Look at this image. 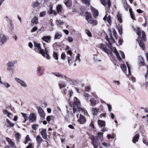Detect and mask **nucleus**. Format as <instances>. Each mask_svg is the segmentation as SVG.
Returning <instances> with one entry per match:
<instances>
[{
    "mask_svg": "<svg viewBox=\"0 0 148 148\" xmlns=\"http://www.w3.org/2000/svg\"><path fill=\"white\" fill-rule=\"evenodd\" d=\"M82 1L86 5H89L90 0H82Z\"/></svg>",
    "mask_w": 148,
    "mask_h": 148,
    "instance_id": "nucleus-46",
    "label": "nucleus"
},
{
    "mask_svg": "<svg viewBox=\"0 0 148 148\" xmlns=\"http://www.w3.org/2000/svg\"><path fill=\"white\" fill-rule=\"evenodd\" d=\"M6 140L8 142L11 147L12 148H14L16 147V146L14 143L12 141V140L10 138L8 137H6Z\"/></svg>",
    "mask_w": 148,
    "mask_h": 148,
    "instance_id": "nucleus-16",
    "label": "nucleus"
},
{
    "mask_svg": "<svg viewBox=\"0 0 148 148\" xmlns=\"http://www.w3.org/2000/svg\"><path fill=\"white\" fill-rule=\"evenodd\" d=\"M43 138L45 139H46L47 138V135L46 133V130L45 129H43L40 132Z\"/></svg>",
    "mask_w": 148,
    "mask_h": 148,
    "instance_id": "nucleus-17",
    "label": "nucleus"
},
{
    "mask_svg": "<svg viewBox=\"0 0 148 148\" xmlns=\"http://www.w3.org/2000/svg\"><path fill=\"white\" fill-rule=\"evenodd\" d=\"M40 5L39 2L38 1L33 2L32 3V6L34 8L38 7Z\"/></svg>",
    "mask_w": 148,
    "mask_h": 148,
    "instance_id": "nucleus-37",
    "label": "nucleus"
},
{
    "mask_svg": "<svg viewBox=\"0 0 148 148\" xmlns=\"http://www.w3.org/2000/svg\"><path fill=\"white\" fill-rule=\"evenodd\" d=\"M86 19L89 23L91 24L92 23V21L93 20L91 15L88 12H86Z\"/></svg>",
    "mask_w": 148,
    "mask_h": 148,
    "instance_id": "nucleus-12",
    "label": "nucleus"
},
{
    "mask_svg": "<svg viewBox=\"0 0 148 148\" xmlns=\"http://www.w3.org/2000/svg\"><path fill=\"white\" fill-rule=\"evenodd\" d=\"M62 9V6L60 5H58L57 7V9L58 12H61Z\"/></svg>",
    "mask_w": 148,
    "mask_h": 148,
    "instance_id": "nucleus-43",
    "label": "nucleus"
},
{
    "mask_svg": "<svg viewBox=\"0 0 148 148\" xmlns=\"http://www.w3.org/2000/svg\"><path fill=\"white\" fill-rule=\"evenodd\" d=\"M38 112L41 117L44 118L45 116V114L42 109L40 107L38 108Z\"/></svg>",
    "mask_w": 148,
    "mask_h": 148,
    "instance_id": "nucleus-14",
    "label": "nucleus"
},
{
    "mask_svg": "<svg viewBox=\"0 0 148 148\" xmlns=\"http://www.w3.org/2000/svg\"><path fill=\"white\" fill-rule=\"evenodd\" d=\"M37 72L39 75H41L43 74V71L42 70V67L39 66L37 69Z\"/></svg>",
    "mask_w": 148,
    "mask_h": 148,
    "instance_id": "nucleus-26",
    "label": "nucleus"
},
{
    "mask_svg": "<svg viewBox=\"0 0 148 148\" xmlns=\"http://www.w3.org/2000/svg\"><path fill=\"white\" fill-rule=\"evenodd\" d=\"M123 5L125 10L127 11L128 10V5L127 2L126 0H123L122 2Z\"/></svg>",
    "mask_w": 148,
    "mask_h": 148,
    "instance_id": "nucleus-21",
    "label": "nucleus"
},
{
    "mask_svg": "<svg viewBox=\"0 0 148 148\" xmlns=\"http://www.w3.org/2000/svg\"><path fill=\"white\" fill-rule=\"evenodd\" d=\"M26 148H33L32 143H29L28 145L26 147Z\"/></svg>",
    "mask_w": 148,
    "mask_h": 148,
    "instance_id": "nucleus-64",
    "label": "nucleus"
},
{
    "mask_svg": "<svg viewBox=\"0 0 148 148\" xmlns=\"http://www.w3.org/2000/svg\"><path fill=\"white\" fill-rule=\"evenodd\" d=\"M68 63L70 65L74 61V58L72 56L68 57Z\"/></svg>",
    "mask_w": 148,
    "mask_h": 148,
    "instance_id": "nucleus-30",
    "label": "nucleus"
},
{
    "mask_svg": "<svg viewBox=\"0 0 148 148\" xmlns=\"http://www.w3.org/2000/svg\"><path fill=\"white\" fill-rule=\"evenodd\" d=\"M85 32L88 36L90 37L91 36V34L90 32L88 30L86 29L85 30Z\"/></svg>",
    "mask_w": 148,
    "mask_h": 148,
    "instance_id": "nucleus-56",
    "label": "nucleus"
},
{
    "mask_svg": "<svg viewBox=\"0 0 148 148\" xmlns=\"http://www.w3.org/2000/svg\"><path fill=\"white\" fill-rule=\"evenodd\" d=\"M59 86L60 89L65 87L66 86V85L65 84H59Z\"/></svg>",
    "mask_w": 148,
    "mask_h": 148,
    "instance_id": "nucleus-58",
    "label": "nucleus"
},
{
    "mask_svg": "<svg viewBox=\"0 0 148 148\" xmlns=\"http://www.w3.org/2000/svg\"><path fill=\"white\" fill-rule=\"evenodd\" d=\"M64 3L68 7H71L72 5V2L71 0H64Z\"/></svg>",
    "mask_w": 148,
    "mask_h": 148,
    "instance_id": "nucleus-22",
    "label": "nucleus"
},
{
    "mask_svg": "<svg viewBox=\"0 0 148 148\" xmlns=\"http://www.w3.org/2000/svg\"><path fill=\"white\" fill-rule=\"evenodd\" d=\"M46 12L45 11H43L41 12L40 14V17H43L46 14Z\"/></svg>",
    "mask_w": 148,
    "mask_h": 148,
    "instance_id": "nucleus-52",
    "label": "nucleus"
},
{
    "mask_svg": "<svg viewBox=\"0 0 148 148\" xmlns=\"http://www.w3.org/2000/svg\"><path fill=\"white\" fill-rule=\"evenodd\" d=\"M3 114L4 115H6L7 116L8 115V114L10 113L8 111L5 109H3Z\"/></svg>",
    "mask_w": 148,
    "mask_h": 148,
    "instance_id": "nucleus-50",
    "label": "nucleus"
},
{
    "mask_svg": "<svg viewBox=\"0 0 148 148\" xmlns=\"http://www.w3.org/2000/svg\"><path fill=\"white\" fill-rule=\"evenodd\" d=\"M98 123L101 127L104 126L106 125L105 122L102 120H98Z\"/></svg>",
    "mask_w": 148,
    "mask_h": 148,
    "instance_id": "nucleus-31",
    "label": "nucleus"
},
{
    "mask_svg": "<svg viewBox=\"0 0 148 148\" xmlns=\"http://www.w3.org/2000/svg\"><path fill=\"white\" fill-rule=\"evenodd\" d=\"M16 60L10 61H9L7 64V66H11L12 67L14 66L15 64L16 63Z\"/></svg>",
    "mask_w": 148,
    "mask_h": 148,
    "instance_id": "nucleus-20",
    "label": "nucleus"
},
{
    "mask_svg": "<svg viewBox=\"0 0 148 148\" xmlns=\"http://www.w3.org/2000/svg\"><path fill=\"white\" fill-rule=\"evenodd\" d=\"M90 139L92 140L91 143L94 148H97L100 144L99 141L98 139V137H95L94 136H92L90 138Z\"/></svg>",
    "mask_w": 148,
    "mask_h": 148,
    "instance_id": "nucleus-4",
    "label": "nucleus"
},
{
    "mask_svg": "<svg viewBox=\"0 0 148 148\" xmlns=\"http://www.w3.org/2000/svg\"><path fill=\"white\" fill-rule=\"evenodd\" d=\"M38 125L37 124H34L32 126V128L34 130H36L38 127Z\"/></svg>",
    "mask_w": 148,
    "mask_h": 148,
    "instance_id": "nucleus-51",
    "label": "nucleus"
},
{
    "mask_svg": "<svg viewBox=\"0 0 148 148\" xmlns=\"http://www.w3.org/2000/svg\"><path fill=\"white\" fill-rule=\"evenodd\" d=\"M67 40L69 42H71L73 41V39L71 37H68L67 38Z\"/></svg>",
    "mask_w": 148,
    "mask_h": 148,
    "instance_id": "nucleus-54",
    "label": "nucleus"
},
{
    "mask_svg": "<svg viewBox=\"0 0 148 148\" xmlns=\"http://www.w3.org/2000/svg\"><path fill=\"white\" fill-rule=\"evenodd\" d=\"M103 133L102 132H99L97 134V135L100 138H102L103 136Z\"/></svg>",
    "mask_w": 148,
    "mask_h": 148,
    "instance_id": "nucleus-61",
    "label": "nucleus"
},
{
    "mask_svg": "<svg viewBox=\"0 0 148 148\" xmlns=\"http://www.w3.org/2000/svg\"><path fill=\"white\" fill-rule=\"evenodd\" d=\"M139 136L138 134H136L135 136L133 138V142L134 143H135L136 142L138 141V139L139 138Z\"/></svg>",
    "mask_w": 148,
    "mask_h": 148,
    "instance_id": "nucleus-32",
    "label": "nucleus"
},
{
    "mask_svg": "<svg viewBox=\"0 0 148 148\" xmlns=\"http://www.w3.org/2000/svg\"><path fill=\"white\" fill-rule=\"evenodd\" d=\"M53 58H55L56 60H58V55L57 54L55 53L54 52H53Z\"/></svg>",
    "mask_w": 148,
    "mask_h": 148,
    "instance_id": "nucleus-48",
    "label": "nucleus"
},
{
    "mask_svg": "<svg viewBox=\"0 0 148 148\" xmlns=\"http://www.w3.org/2000/svg\"><path fill=\"white\" fill-rule=\"evenodd\" d=\"M32 22L33 23H38V18H37L35 17H34L32 21Z\"/></svg>",
    "mask_w": 148,
    "mask_h": 148,
    "instance_id": "nucleus-44",
    "label": "nucleus"
},
{
    "mask_svg": "<svg viewBox=\"0 0 148 148\" xmlns=\"http://www.w3.org/2000/svg\"><path fill=\"white\" fill-rule=\"evenodd\" d=\"M62 36V34L60 32H56L54 36V39H59Z\"/></svg>",
    "mask_w": 148,
    "mask_h": 148,
    "instance_id": "nucleus-23",
    "label": "nucleus"
},
{
    "mask_svg": "<svg viewBox=\"0 0 148 148\" xmlns=\"http://www.w3.org/2000/svg\"><path fill=\"white\" fill-rule=\"evenodd\" d=\"M21 114L22 115L25 119V122L27 121L28 119L29 120V117L27 116L26 114L24 113H21Z\"/></svg>",
    "mask_w": 148,
    "mask_h": 148,
    "instance_id": "nucleus-41",
    "label": "nucleus"
},
{
    "mask_svg": "<svg viewBox=\"0 0 148 148\" xmlns=\"http://www.w3.org/2000/svg\"><path fill=\"white\" fill-rule=\"evenodd\" d=\"M80 55L79 54H78L77 56H76L75 59V61L76 62L78 61V62H79L80 61Z\"/></svg>",
    "mask_w": 148,
    "mask_h": 148,
    "instance_id": "nucleus-47",
    "label": "nucleus"
},
{
    "mask_svg": "<svg viewBox=\"0 0 148 148\" xmlns=\"http://www.w3.org/2000/svg\"><path fill=\"white\" fill-rule=\"evenodd\" d=\"M80 103L79 100L76 97H74L73 109V113L75 114V112H77V111L78 110L79 112L80 113L84 114L85 115H87V111L84 109L80 108Z\"/></svg>",
    "mask_w": 148,
    "mask_h": 148,
    "instance_id": "nucleus-2",
    "label": "nucleus"
},
{
    "mask_svg": "<svg viewBox=\"0 0 148 148\" xmlns=\"http://www.w3.org/2000/svg\"><path fill=\"white\" fill-rule=\"evenodd\" d=\"M90 101L91 103V105L92 106H95L96 104V100L93 98H92L90 99Z\"/></svg>",
    "mask_w": 148,
    "mask_h": 148,
    "instance_id": "nucleus-34",
    "label": "nucleus"
},
{
    "mask_svg": "<svg viewBox=\"0 0 148 148\" xmlns=\"http://www.w3.org/2000/svg\"><path fill=\"white\" fill-rule=\"evenodd\" d=\"M31 141V139L29 138V135H27L25 138V143L26 144L28 142H29Z\"/></svg>",
    "mask_w": 148,
    "mask_h": 148,
    "instance_id": "nucleus-38",
    "label": "nucleus"
},
{
    "mask_svg": "<svg viewBox=\"0 0 148 148\" xmlns=\"http://www.w3.org/2000/svg\"><path fill=\"white\" fill-rule=\"evenodd\" d=\"M122 16V15L121 14H120L119 12H118L117 14V17L118 19V20L119 21L120 23L122 22V19L121 18Z\"/></svg>",
    "mask_w": 148,
    "mask_h": 148,
    "instance_id": "nucleus-40",
    "label": "nucleus"
},
{
    "mask_svg": "<svg viewBox=\"0 0 148 148\" xmlns=\"http://www.w3.org/2000/svg\"><path fill=\"white\" fill-rule=\"evenodd\" d=\"M34 50L36 52L40 53L42 56H44V50L41 48L40 45L36 42H34Z\"/></svg>",
    "mask_w": 148,
    "mask_h": 148,
    "instance_id": "nucleus-3",
    "label": "nucleus"
},
{
    "mask_svg": "<svg viewBox=\"0 0 148 148\" xmlns=\"http://www.w3.org/2000/svg\"><path fill=\"white\" fill-rule=\"evenodd\" d=\"M66 57V55L64 53H62L61 55V58L63 60H64Z\"/></svg>",
    "mask_w": 148,
    "mask_h": 148,
    "instance_id": "nucleus-63",
    "label": "nucleus"
},
{
    "mask_svg": "<svg viewBox=\"0 0 148 148\" xmlns=\"http://www.w3.org/2000/svg\"><path fill=\"white\" fill-rule=\"evenodd\" d=\"M91 10L93 13V15L94 16H97L98 15V11L96 9L92 8H91Z\"/></svg>",
    "mask_w": 148,
    "mask_h": 148,
    "instance_id": "nucleus-27",
    "label": "nucleus"
},
{
    "mask_svg": "<svg viewBox=\"0 0 148 148\" xmlns=\"http://www.w3.org/2000/svg\"><path fill=\"white\" fill-rule=\"evenodd\" d=\"M37 29V27L36 26H35L31 30V32H34L36 31Z\"/></svg>",
    "mask_w": 148,
    "mask_h": 148,
    "instance_id": "nucleus-57",
    "label": "nucleus"
},
{
    "mask_svg": "<svg viewBox=\"0 0 148 148\" xmlns=\"http://www.w3.org/2000/svg\"><path fill=\"white\" fill-rule=\"evenodd\" d=\"M0 38V45H3L8 39V37L5 36L3 33L1 34Z\"/></svg>",
    "mask_w": 148,
    "mask_h": 148,
    "instance_id": "nucleus-5",
    "label": "nucleus"
},
{
    "mask_svg": "<svg viewBox=\"0 0 148 148\" xmlns=\"http://www.w3.org/2000/svg\"><path fill=\"white\" fill-rule=\"evenodd\" d=\"M141 34L142 39L144 40V41H146V38L145 32L144 31L141 32V30H140L139 29H138L137 31V34L138 36V38L141 36Z\"/></svg>",
    "mask_w": 148,
    "mask_h": 148,
    "instance_id": "nucleus-7",
    "label": "nucleus"
},
{
    "mask_svg": "<svg viewBox=\"0 0 148 148\" xmlns=\"http://www.w3.org/2000/svg\"><path fill=\"white\" fill-rule=\"evenodd\" d=\"M51 37L50 36H44L42 39L45 42L49 43L50 42Z\"/></svg>",
    "mask_w": 148,
    "mask_h": 148,
    "instance_id": "nucleus-19",
    "label": "nucleus"
},
{
    "mask_svg": "<svg viewBox=\"0 0 148 148\" xmlns=\"http://www.w3.org/2000/svg\"><path fill=\"white\" fill-rule=\"evenodd\" d=\"M93 59L94 61L95 62H97L98 61H100L97 59V56H95L93 58Z\"/></svg>",
    "mask_w": 148,
    "mask_h": 148,
    "instance_id": "nucleus-62",
    "label": "nucleus"
},
{
    "mask_svg": "<svg viewBox=\"0 0 148 148\" xmlns=\"http://www.w3.org/2000/svg\"><path fill=\"white\" fill-rule=\"evenodd\" d=\"M109 12L106 13V15L103 18V20L104 21H106L107 19V21L108 23L110 25H111L112 24L111 17L110 15L109 14Z\"/></svg>",
    "mask_w": 148,
    "mask_h": 148,
    "instance_id": "nucleus-8",
    "label": "nucleus"
},
{
    "mask_svg": "<svg viewBox=\"0 0 148 148\" xmlns=\"http://www.w3.org/2000/svg\"><path fill=\"white\" fill-rule=\"evenodd\" d=\"M50 48L49 47H47L44 50V55L43 56L45 57V55H47L50 51Z\"/></svg>",
    "mask_w": 148,
    "mask_h": 148,
    "instance_id": "nucleus-35",
    "label": "nucleus"
},
{
    "mask_svg": "<svg viewBox=\"0 0 148 148\" xmlns=\"http://www.w3.org/2000/svg\"><path fill=\"white\" fill-rule=\"evenodd\" d=\"M100 48L104 51L107 53H108V50L106 48L104 45L103 44H101L100 45Z\"/></svg>",
    "mask_w": 148,
    "mask_h": 148,
    "instance_id": "nucleus-25",
    "label": "nucleus"
},
{
    "mask_svg": "<svg viewBox=\"0 0 148 148\" xmlns=\"http://www.w3.org/2000/svg\"><path fill=\"white\" fill-rule=\"evenodd\" d=\"M6 88H8L11 86L10 84L7 82H4L2 84Z\"/></svg>",
    "mask_w": 148,
    "mask_h": 148,
    "instance_id": "nucleus-39",
    "label": "nucleus"
},
{
    "mask_svg": "<svg viewBox=\"0 0 148 148\" xmlns=\"http://www.w3.org/2000/svg\"><path fill=\"white\" fill-rule=\"evenodd\" d=\"M6 122L5 123V125L7 127H13L14 124L12 123L8 119H6Z\"/></svg>",
    "mask_w": 148,
    "mask_h": 148,
    "instance_id": "nucleus-15",
    "label": "nucleus"
},
{
    "mask_svg": "<svg viewBox=\"0 0 148 148\" xmlns=\"http://www.w3.org/2000/svg\"><path fill=\"white\" fill-rule=\"evenodd\" d=\"M14 79L15 81L20 84L21 86L24 87H26L27 86L26 83L20 78L16 77L14 78Z\"/></svg>",
    "mask_w": 148,
    "mask_h": 148,
    "instance_id": "nucleus-6",
    "label": "nucleus"
},
{
    "mask_svg": "<svg viewBox=\"0 0 148 148\" xmlns=\"http://www.w3.org/2000/svg\"><path fill=\"white\" fill-rule=\"evenodd\" d=\"M15 136L16 141L17 142L19 141V140L21 138V134L18 133H16L15 134Z\"/></svg>",
    "mask_w": 148,
    "mask_h": 148,
    "instance_id": "nucleus-33",
    "label": "nucleus"
},
{
    "mask_svg": "<svg viewBox=\"0 0 148 148\" xmlns=\"http://www.w3.org/2000/svg\"><path fill=\"white\" fill-rule=\"evenodd\" d=\"M7 70L8 71H12L13 69L12 67L9 66H7Z\"/></svg>",
    "mask_w": 148,
    "mask_h": 148,
    "instance_id": "nucleus-60",
    "label": "nucleus"
},
{
    "mask_svg": "<svg viewBox=\"0 0 148 148\" xmlns=\"http://www.w3.org/2000/svg\"><path fill=\"white\" fill-rule=\"evenodd\" d=\"M99 111V109L94 108H92V112L93 115H96L97 114Z\"/></svg>",
    "mask_w": 148,
    "mask_h": 148,
    "instance_id": "nucleus-28",
    "label": "nucleus"
},
{
    "mask_svg": "<svg viewBox=\"0 0 148 148\" xmlns=\"http://www.w3.org/2000/svg\"><path fill=\"white\" fill-rule=\"evenodd\" d=\"M107 105L108 108L109 112H110L112 110L111 106V105L108 104H107Z\"/></svg>",
    "mask_w": 148,
    "mask_h": 148,
    "instance_id": "nucleus-55",
    "label": "nucleus"
},
{
    "mask_svg": "<svg viewBox=\"0 0 148 148\" xmlns=\"http://www.w3.org/2000/svg\"><path fill=\"white\" fill-rule=\"evenodd\" d=\"M101 3L104 6H106L108 5V8H109L111 6V3L110 0H100Z\"/></svg>",
    "mask_w": 148,
    "mask_h": 148,
    "instance_id": "nucleus-10",
    "label": "nucleus"
},
{
    "mask_svg": "<svg viewBox=\"0 0 148 148\" xmlns=\"http://www.w3.org/2000/svg\"><path fill=\"white\" fill-rule=\"evenodd\" d=\"M36 139L37 144L38 145V146H39L41 143L43 139L39 135L37 136Z\"/></svg>",
    "mask_w": 148,
    "mask_h": 148,
    "instance_id": "nucleus-18",
    "label": "nucleus"
},
{
    "mask_svg": "<svg viewBox=\"0 0 148 148\" xmlns=\"http://www.w3.org/2000/svg\"><path fill=\"white\" fill-rule=\"evenodd\" d=\"M53 74L58 77H60L62 78H64L65 80H67L68 78L64 75L62 74L59 72L53 73Z\"/></svg>",
    "mask_w": 148,
    "mask_h": 148,
    "instance_id": "nucleus-13",
    "label": "nucleus"
},
{
    "mask_svg": "<svg viewBox=\"0 0 148 148\" xmlns=\"http://www.w3.org/2000/svg\"><path fill=\"white\" fill-rule=\"evenodd\" d=\"M36 115L35 114H30L29 117V121L30 122H32L36 120Z\"/></svg>",
    "mask_w": 148,
    "mask_h": 148,
    "instance_id": "nucleus-9",
    "label": "nucleus"
},
{
    "mask_svg": "<svg viewBox=\"0 0 148 148\" xmlns=\"http://www.w3.org/2000/svg\"><path fill=\"white\" fill-rule=\"evenodd\" d=\"M139 64L140 66L144 65L145 63L143 58L141 56H140L138 58Z\"/></svg>",
    "mask_w": 148,
    "mask_h": 148,
    "instance_id": "nucleus-24",
    "label": "nucleus"
},
{
    "mask_svg": "<svg viewBox=\"0 0 148 148\" xmlns=\"http://www.w3.org/2000/svg\"><path fill=\"white\" fill-rule=\"evenodd\" d=\"M126 64L127 65V68L128 70V72H129V74H128V75H130L131 74V72H130V68L131 67V66L129 64H128V62H126Z\"/></svg>",
    "mask_w": 148,
    "mask_h": 148,
    "instance_id": "nucleus-45",
    "label": "nucleus"
},
{
    "mask_svg": "<svg viewBox=\"0 0 148 148\" xmlns=\"http://www.w3.org/2000/svg\"><path fill=\"white\" fill-rule=\"evenodd\" d=\"M121 68L122 70L124 72H125V71L126 70V65L124 64H122L121 65Z\"/></svg>",
    "mask_w": 148,
    "mask_h": 148,
    "instance_id": "nucleus-42",
    "label": "nucleus"
},
{
    "mask_svg": "<svg viewBox=\"0 0 148 148\" xmlns=\"http://www.w3.org/2000/svg\"><path fill=\"white\" fill-rule=\"evenodd\" d=\"M129 11L131 18L134 20H136V18H135V15L133 13L132 9L130 8L129 9Z\"/></svg>",
    "mask_w": 148,
    "mask_h": 148,
    "instance_id": "nucleus-29",
    "label": "nucleus"
},
{
    "mask_svg": "<svg viewBox=\"0 0 148 148\" xmlns=\"http://www.w3.org/2000/svg\"><path fill=\"white\" fill-rule=\"evenodd\" d=\"M77 121L80 124H83L86 121V118L82 114H80L79 119H78Z\"/></svg>",
    "mask_w": 148,
    "mask_h": 148,
    "instance_id": "nucleus-11",
    "label": "nucleus"
},
{
    "mask_svg": "<svg viewBox=\"0 0 148 148\" xmlns=\"http://www.w3.org/2000/svg\"><path fill=\"white\" fill-rule=\"evenodd\" d=\"M138 42L140 47L144 50L145 48V46L143 42L142 41H140Z\"/></svg>",
    "mask_w": 148,
    "mask_h": 148,
    "instance_id": "nucleus-36",
    "label": "nucleus"
},
{
    "mask_svg": "<svg viewBox=\"0 0 148 148\" xmlns=\"http://www.w3.org/2000/svg\"><path fill=\"white\" fill-rule=\"evenodd\" d=\"M85 90L86 91H89L90 89V87L89 86H86L85 87Z\"/></svg>",
    "mask_w": 148,
    "mask_h": 148,
    "instance_id": "nucleus-59",
    "label": "nucleus"
},
{
    "mask_svg": "<svg viewBox=\"0 0 148 148\" xmlns=\"http://www.w3.org/2000/svg\"><path fill=\"white\" fill-rule=\"evenodd\" d=\"M57 24L59 25H62L64 23L63 22V21H58L57 20L56 21Z\"/></svg>",
    "mask_w": 148,
    "mask_h": 148,
    "instance_id": "nucleus-53",
    "label": "nucleus"
},
{
    "mask_svg": "<svg viewBox=\"0 0 148 148\" xmlns=\"http://www.w3.org/2000/svg\"><path fill=\"white\" fill-rule=\"evenodd\" d=\"M49 10L48 11V12L49 14H51L53 12V6L50 5L49 6Z\"/></svg>",
    "mask_w": 148,
    "mask_h": 148,
    "instance_id": "nucleus-49",
    "label": "nucleus"
},
{
    "mask_svg": "<svg viewBox=\"0 0 148 148\" xmlns=\"http://www.w3.org/2000/svg\"><path fill=\"white\" fill-rule=\"evenodd\" d=\"M108 31L110 32V38H107V40L110 46H109V48L111 49L114 52V53L116 55L117 58L119 60H121V57H120L119 54H120L122 58L123 59H125V56L124 53L121 51H119V53L117 51L116 49L114 47L111 46V45L115 42V40L113 38V36L115 37V38L117 39V34L114 28L110 29H109Z\"/></svg>",
    "mask_w": 148,
    "mask_h": 148,
    "instance_id": "nucleus-1",
    "label": "nucleus"
}]
</instances>
